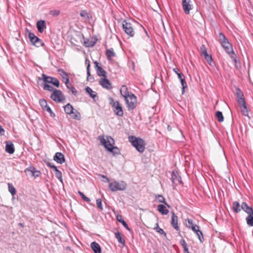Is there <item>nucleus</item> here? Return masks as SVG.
I'll use <instances>...</instances> for the list:
<instances>
[{
	"label": "nucleus",
	"mask_w": 253,
	"mask_h": 253,
	"mask_svg": "<svg viewBox=\"0 0 253 253\" xmlns=\"http://www.w3.org/2000/svg\"><path fill=\"white\" fill-rule=\"evenodd\" d=\"M98 139L100 141L101 144L104 146L106 150L113 153V155L120 154V149L117 147L113 146L114 140L111 136L107 137V139H106L103 135H99Z\"/></svg>",
	"instance_id": "f257e3e1"
},
{
	"label": "nucleus",
	"mask_w": 253,
	"mask_h": 253,
	"mask_svg": "<svg viewBox=\"0 0 253 253\" xmlns=\"http://www.w3.org/2000/svg\"><path fill=\"white\" fill-rule=\"evenodd\" d=\"M129 141L131 145L140 153H143L145 149L146 143L145 141L140 138L134 136H129L128 137Z\"/></svg>",
	"instance_id": "f03ea898"
},
{
	"label": "nucleus",
	"mask_w": 253,
	"mask_h": 253,
	"mask_svg": "<svg viewBox=\"0 0 253 253\" xmlns=\"http://www.w3.org/2000/svg\"><path fill=\"white\" fill-rule=\"evenodd\" d=\"M127 185L123 181H113L109 184V188L112 192L117 191H124L126 189Z\"/></svg>",
	"instance_id": "7ed1b4c3"
},
{
	"label": "nucleus",
	"mask_w": 253,
	"mask_h": 253,
	"mask_svg": "<svg viewBox=\"0 0 253 253\" xmlns=\"http://www.w3.org/2000/svg\"><path fill=\"white\" fill-rule=\"evenodd\" d=\"M122 27L124 32L129 37L134 36L135 32L132 23L125 20L123 21Z\"/></svg>",
	"instance_id": "20e7f679"
},
{
	"label": "nucleus",
	"mask_w": 253,
	"mask_h": 253,
	"mask_svg": "<svg viewBox=\"0 0 253 253\" xmlns=\"http://www.w3.org/2000/svg\"><path fill=\"white\" fill-rule=\"evenodd\" d=\"M125 101L128 111H132L136 108L137 98L132 93H130V96L125 100Z\"/></svg>",
	"instance_id": "39448f33"
},
{
	"label": "nucleus",
	"mask_w": 253,
	"mask_h": 253,
	"mask_svg": "<svg viewBox=\"0 0 253 253\" xmlns=\"http://www.w3.org/2000/svg\"><path fill=\"white\" fill-rule=\"evenodd\" d=\"M51 98L56 102H62L65 100L66 98L63 92L59 89H55L51 93Z\"/></svg>",
	"instance_id": "423d86ee"
},
{
	"label": "nucleus",
	"mask_w": 253,
	"mask_h": 253,
	"mask_svg": "<svg viewBox=\"0 0 253 253\" xmlns=\"http://www.w3.org/2000/svg\"><path fill=\"white\" fill-rule=\"evenodd\" d=\"M28 38H29L32 44L37 47L42 46L44 45V42L42 40L36 36L34 33L30 32L29 31H28Z\"/></svg>",
	"instance_id": "0eeeda50"
},
{
	"label": "nucleus",
	"mask_w": 253,
	"mask_h": 253,
	"mask_svg": "<svg viewBox=\"0 0 253 253\" xmlns=\"http://www.w3.org/2000/svg\"><path fill=\"white\" fill-rule=\"evenodd\" d=\"M191 0H182V6L184 13L186 14H189L190 11L193 8V5L191 3Z\"/></svg>",
	"instance_id": "6e6552de"
},
{
	"label": "nucleus",
	"mask_w": 253,
	"mask_h": 253,
	"mask_svg": "<svg viewBox=\"0 0 253 253\" xmlns=\"http://www.w3.org/2000/svg\"><path fill=\"white\" fill-rule=\"evenodd\" d=\"M113 110L114 113L118 116L123 117L124 115V112L123 108L120 104L119 101H116V104L113 103Z\"/></svg>",
	"instance_id": "1a4fd4ad"
},
{
	"label": "nucleus",
	"mask_w": 253,
	"mask_h": 253,
	"mask_svg": "<svg viewBox=\"0 0 253 253\" xmlns=\"http://www.w3.org/2000/svg\"><path fill=\"white\" fill-rule=\"evenodd\" d=\"M236 94L238 98V103L241 106L246 107V102L244 98L243 97L244 95L243 92L239 88H237L236 89Z\"/></svg>",
	"instance_id": "9d476101"
},
{
	"label": "nucleus",
	"mask_w": 253,
	"mask_h": 253,
	"mask_svg": "<svg viewBox=\"0 0 253 253\" xmlns=\"http://www.w3.org/2000/svg\"><path fill=\"white\" fill-rule=\"evenodd\" d=\"M99 84L103 88L110 90L113 88L111 83L109 80L106 78H101L99 81Z\"/></svg>",
	"instance_id": "9b49d317"
},
{
	"label": "nucleus",
	"mask_w": 253,
	"mask_h": 253,
	"mask_svg": "<svg viewBox=\"0 0 253 253\" xmlns=\"http://www.w3.org/2000/svg\"><path fill=\"white\" fill-rule=\"evenodd\" d=\"M94 64L97 75L99 77L106 78L107 77L106 72L101 66H99V63L95 61L94 62Z\"/></svg>",
	"instance_id": "f8f14e48"
},
{
	"label": "nucleus",
	"mask_w": 253,
	"mask_h": 253,
	"mask_svg": "<svg viewBox=\"0 0 253 253\" xmlns=\"http://www.w3.org/2000/svg\"><path fill=\"white\" fill-rule=\"evenodd\" d=\"M186 226L187 228L192 229L193 231H199V226L197 225L192 219L187 218L185 220Z\"/></svg>",
	"instance_id": "ddd939ff"
},
{
	"label": "nucleus",
	"mask_w": 253,
	"mask_h": 253,
	"mask_svg": "<svg viewBox=\"0 0 253 253\" xmlns=\"http://www.w3.org/2000/svg\"><path fill=\"white\" fill-rule=\"evenodd\" d=\"M171 180L173 184L175 185L182 183L181 177L178 175L177 172H175L174 171H173L171 173Z\"/></svg>",
	"instance_id": "4468645a"
},
{
	"label": "nucleus",
	"mask_w": 253,
	"mask_h": 253,
	"mask_svg": "<svg viewBox=\"0 0 253 253\" xmlns=\"http://www.w3.org/2000/svg\"><path fill=\"white\" fill-rule=\"evenodd\" d=\"M24 172L27 174L28 172H29L31 173L32 175L35 177H37L40 176L41 172L39 170L36 169L34 167H30L29 168H26Z\"/></svg>",
	"instance_id": "2eb2a0df"
},
{
	"label": "nucleus",
	"mask_w": 253,
	"mask_h": 253,
	"mask_svg": "<svg viewBox=\"0 0 253 253\" xmlns=\"http://www.w3.org/2000/svg\"><path fill=\"white\" fill-rule=\"evenodd\" d=\"M171 224L176 230H179V227L178 225V217L173 211L171 213Z\"/></svg>",
	"instance_id": "dca6fc26"
},
{
	"label": "nucleus",
	"mask_w": 253,
	"mask_h": 253,
	"mask_svg": "<svg viewBox=\"0 0 253 253\" xmlns=\"http://www.w3.org/2000/svg\"><path fill=\"white\" fill-rule=\"evenodd\" d=\"M222 46L226 52L230 55L231 53H233L234 50L232 48V44L229 42V41H227L226 42L221 44Z\"/></svg>",
	"instance_id": "f3484780"
},
{
	"label": "nucleus",
	"mask_w": 253,
	"mask_h": 253,
	"mask_svg": "<svg viewBox=\"0 0 253 253\" xmlns=\"http://www.w3.org/2000/svg\"><path fill=\"white\" fill-rule=\"evenodd\" d=\"M53 160L57 163L62 164L65 162L64 156L61 152H57L53 157Z\"/></svg>",
	"instance_id": "a211bd4d"
},
{
	"label": "nucleus",
	"mask_w": 253,
	"mask_h": 253,
	"mask_svg": "<svg viewBox=\"0 0 253 253\" xmlns=\"http://www.w3.org/2000/svg\"><path fill=\"white\" fill-rule=\"evenodd\" d=\"M15 151L14 145L11 141H7L5 142V151L10 154H12Z\"/></svg>",
	"instance_id": "6ab92c4d"
},
{
	"label": "nucleus",
	"mask_w": 253,
	"mask_h": 253,
	"mask_svg": "<svg viewBox=\"0 0 253 253\" xmlns=\"http://www.w3.org/2000/svg\"><path fill=\"white\" fill-rule=\"evenodd\" d=\"M120 93L121 95L124 97L125 100H126L127 98L130 96V93L131 92L128 91L127 87L126 85H123L121 88Z\"/></svg>",
	"instance_id": "aec40b11"
},
{
	"label": "nucleus",
	"mask_w": 253,
	"mask_h": 253,
	"mask_svg": "<svg viewBox=\"0 0 253 253\" xmlns=\"http://www.w3.org/2000/svg\"><path fill=\"white\" fill-rule=\"evenodd\" d=\"M85 91L89 95V96L91 97L94 101L98 100V97L97 96V93L92 90V89L89 87L87 86L85 88Z\"/></svg>",
	"instance_id": "412c9836"
},
{
	"label": "nucleus",
	"mask_w": 253,
	"mask_h": 253,
	"mask_svg": "<svg viewBox=\"0 0 253 253\" xmlns=\"http://www.w3.org/2000/svg\"><path fill=\"white\" fill-rule=\"evenodd\" d=\"M241 208L248 214L253 212V208L249 206L246 203L242 202L241 205Z\"/></svg>",
	"instance_id": "4be33fe9"
},
{
	"label": "nucleus",
	"mask_w": 253,
	"mask_h": 253,
	"mask_svg": "<svg viewBox=\"0 0 253 253\" xmlns=\"http://www.w3.org/2000/svg\"><path fill=\"white\" fill-rule=\"evenodd\" d=\"M37 28L38 31L42 33L44 31V29L46 28L45 22L44 20H41L37 22Z\"/></svg>",
	"instance_id": "5701e85b"
},
{
	"label": "nucleus",
	"mask_w": 253,
	"mask_h": 253,
	"mask_svg": "<svg viewBox=\"0 0 253 253\" xmlns=\"http://www.w3.org/2000/svg\"><path fill=\"white\" fill-rule=\"evenodd\" d=\"M203 47L204 48V49L203 50H202V54H203L204 56L205 59L207 61L209 64L211 65V62L212 61L211 55H209L204 45H203ZM201 50H202V48H201Z\"/></svg>",
	"instance_id": "b1692460"
},
{
	"label": "nucleus",
	"mask_w": 253,
	"mask_h": 253,
	"mask_svg": "<svg viewBox=\"0 0 253 253\" xmlns=\"http://www.w3.org/2000/svg\"><path fill=\"white\" fill-rule=\"evenodd\" d=\"M90 247L94 253H101V249L100 245L96 242H93L90 244Z\"/></svg>",
	"instance_id": "393cba45"
},
{
	"label": "nucleus",
	"mask_w": 253,
	"mask_h": 253,
	"mask_svg": "<svg viewBox=\"0 0 253 253\" xmlns=\"http://www.w3.org/2000/svg\"><path fill=\"white\" fill-rule=\"evenodd\" d=\"M53 77L50 76H47L44 74H42V78H38V81L40 80H42L43 83L42 84H51L52 81Z\"/></svg>",
	"instance_id": "a878e982"
},
{
	"label": "nucleus",
	"mask_w": 253,
	"mask_h": 253,
	"mask_svg": "<svg viewBox=\"0 0 253 253\" xmlns=\"http://www.w3.org/2000/svg\"><path fill=\"white\" fill-rule=\"evenodd\" d=\"M58 72L59 73V74L62 77L63 79L65 80V84H67V83L69 82L68 74L62 69H58Z\"/></svg>",
	"instance_id": "bb28decb"
},
{
	"label": "nucleus",
	"mask_w": 253,
	"mask_h": 253,
	"mask_svg": "<svg viewBox=\"0 0 253 253\" xmlns=\"http://www.w3.org/2000/svg\"><path fill=\"white\" fill-rule=\"evenodd\" d=\"M232 210L235 213H239L241 211V205L238 201L233 202Z\"/></svg>",
	"instance_id": "cd10ccee"
},
{
	"label": "nucleus",
	"mask_w": 253,
	"mask_h": 253,
	"mask_svg": "<svg viewBox=\"0 0 253 253\" xmlns=\"http://www.w3.org/2000/svg\"><path fill=\"white\" fill-rule=\"evenodd\" d=\"M74 109L72 105L68 103L64 106V111L68 115H71L74 113Z\"/></svg>",
	"instance_id": "c85d7f7f"
},
{
	"label": "nucleus",
	"mask_w": 253,
	"mask_h": 253,
	"mask_svg": "<svg viewBox=\"0 0 253 253\" xmlns=\"http://www.w3.org/2000/svg\"><path fill=\"white\" fill-rule=\"evenodd\" d=\"M158 211L163 215L167 214L169 211L166 206L162 204L158 206Z\"/></svg>",
	"instance_id": "c756f323"
},
{
	"label": "nucleus",
	"mask_w": 253,
	"mask_h": 253,
	"mask_svg": "<svg viewBox=\"0 0 253 253\" xmlns=\"http://www.w3.org/2000/svg\"><path fill=\"white\" fill-rule=\"evenodd\" d=\"M117 220L122 223L123 226L128 231H130V228L128 227L126 222L123 219V216L121 214H118L116 216Z\"/></svg>",
	"instance_id": "7c9ffc66"
},
{
	"label": "nucleus",
	"mask_w": 253,
	"mask_h": 253,
	"mask_svg": "<svg viewBox=\"0 0 253 253\" xmlns=\"http://www.w3.org/2000/svg\"><path fill=\"white\" fill-rule=\"evenodd\" d=\"M246 220L249 226H253V212L248 214Z\"/></svg>",
	"instance_id": "2f4dec72"
},
{
	"label": "nucleus",
	"mask_w": 253,
	"mask_h": 253,
	"mask_svg": "<svg viewBox=\"0 0 253 253\" xmlns=\"http://www.w3.org/2000/svg\"><path fill=\"white\" fill-rule=\"evenodd\" d=\"M155 198L158 200L159 202L164 203L166 206L168 208H170V206L168 204V203L166 202L165 198L161 195H156L155 196Z\"/></svg>",
	"instance_id": "473e14b6"
},
{
	"label": "nucleus",
	"mask_w": 253,
	"mask_h": 253,
	"mask_svg": "<svg viewBox=\"0 0 253 253\" xmlns=\"http://www.w3.org/2000/svg\"><path fill=\"white\" fill-rule=\"evenodd\" d=\"M115 235L118 242L122 244L123 246H124L125 245V240L122 238L121 233L119 232H117L115 233Z\"/></svg>",
	"instance_id": "72a5a7b5"
},
{
	"label": "nucleus",
	"mask_w": 253,
	"mask_h": 253,
	"mask_svg": "<svg viewBox=\"0 0 253 253\" xmlns=\"http://www.w3.org/2000/svg\"><path fill=\"white\" fill-rule=\"evenodd\" d=\"M106 55L107 59L109 60L111 57H115L116 53L114 52L113 49L111 48L106 50Z\"/></svg>",
	"instance_id": "f704fd0d"
},
{
	"label": "nucleus",
	"mask_w": 253,
	"mask_h": 253,
	"mask_svg": "<svg viewBox=\"0 0 253 253\" xmlns=\"http://www.w3.org/2000/svg\"><path fill=\"white\" fill-rule=\"evenodd\" d=\"M41 86L43 87L44 90L52 91V92H53V90L55 89L52 86L47 84H42Z\"/></svg>",
	"instance_id": "c9c22d12"
},
{
	"label": "nucleus",
	"mask_w": 253,
	"mask_h": 253,
	"mask_svg": "<svg viewBox=\"0 0 253 253\" xmlns=\"http://www.w3.org/2000/svg\"><path fill=\"white\" fill-rule=\"evenodd\" d=\"M195 232L198 237V239L201 243H203L204 241V238L202 231L199 228V231H193Z\"/></svg>",
	"instance_id": "e433bc0d"
},
{
	"label": "nucleus",
	"mask_w": 253,
	"mask_h": 253,
	"mask_svg": "<svg viewBox=\"0 0 253 253\" xmlns=\"http://www.w3.org/2000/svg\"><path fill=\"white\" fill-rule=\"evenodd\" d=\"M96 43V41H90L89 40L86 39L84 42V44L85 47H92Z\"/></svg>",
	"instance_id": "4c0bfd02"
},
{
	"label": "nucleus",
	"mask_w": 253,
	"mask_h": 253,
	"mask_svg": "<svg viewBox=\"0 0 253 253\" xmlns=\"http://www.w3.org/2000/svg\"><path fill=\"white\" fill-rule=\"evenodd\" d=\"M66 87L72 92V93L75 95L77 96L78 94V91L76 89V88L73 87L72 85H71L69 82L65 84Z\"/></svg>",
	"instance_id": "58836bf2"
},
{
	"label": "nucleus",
	"mask_w": 253,
	"mask_h": 253,
	"mask_svg": "<svg viewBox=\"0 0 253 253\" xmlns=\"http://www.w3.org/2000/svg\"><path fill=\"white\" fill-rule=\"evenodd\" d=\"M71 117L74 119L80 120L81 119V115L80 113L76 109H74V113L70 115Z\"/></svg>",
	"instance_id": "ea45409f"
},
{
	"label": "nucleus",
	"mask_w": 253,
	"mask_h": 253,
	"mask_svg": "<svg viewBox=\"0 0 253 253\" xmlns=\"http://www.w3.org/2000/svg\"><path fill=\"white\" fill-rule=\"evenodd\" d=\"M156 231L158 233H159V234H160L161 235H164L165 237L167 236V234L164 231V230L162 228H161L159 226V224L158 223H157L156 224V226L154 228Z\"/></svg>",
	"instance_id": "a19ab883"
},
{
	"label": "nucleus",
	"mask_w": 253,
	"mask_h": 253,
	"mask_svg": "<svg viewBox=\"0 0 253 253\" xmlns=\"http://www.w3.org/2000/svg\"><path fill=\"white\" fill-rule=\"evenodd\" d=\"M180 244L182 246L185 253H189V252L188 251V248L187 247V245L186 243L185 242V241L184 239H181L180 241Z\"/></svg>",
	"instance_id": "79ce46f5"
},
{
	"label": "nucleus",
	"mask_w": 253,
	"mask_h": 253,
	"mask_svg": "<svg viewBox=\"0 0 253 253\" xmlns=\"http://www.w3.org/2000/svg\"><path fill=\"white\" fill-rule=\"evenodd\" d=\"M215 116L217 119V120L219 122H222L224 120V117H223V116L222 115V113L220 111H217L215 113Z\"/></svg>",
	"instance_id": "37998d69"
},
{
	"label": "nucleus",
	"mask_w": 253,
	"mask_h": 253,
	"mask_svg": "<svg viewBox=\"0 0 253 253\" xmlns=\"http://www.w3.org/2000/svg\"><path fill=\"white\" fill-rule=\"evenodd\" d=\"M218 38H219V40L221 44L224 43V42H226L228 40L226 38L225 35L221 32L219 33Z\"/></svg>",
	"instance_id": "c03bdc74"
},
{
	"label": "nucleus",
	"mask_w": 253,
	"mask_h": 253,
	"mask_svg": "<svg viewBox=\"0 0 253 253\" xmlns=\"http://www.w3.org/2000/svg\"><path fill=\"white\" fill-rule=\"evenodd\" d=\"M87 70V80L88 81H91V80H93L94 78L92 76H91L90 72V62H88V66H87L86 68Z\"/></svg>",
	"instance_id": "a18cd8bd"
},
{
	"label": "nucleus",
	"mask_w": 253,
	"mask_h": 253,
	"mask_svg": "<svg viewBox=\"0 0 253 253\" xmlns=\"http://www.w3.org/2000/svg\"><path fill=\"white\" fill-rule=\"evenodd\" d=\"M56 177L60 180V181L62 183H63V179H62V175L61 172L58 169H56L55 171Z\"/></svg>",
	"instance_id": "49530a36"
},
{
	"label": "nucleus",
	"mask_w": 253,
	"mask_h": 253,
	"mask_svg": "<svg viewBox=\"0 0 253 253\" xmlns=\"http://www.w3.org/2000/svg\"><path fill=\"white\" fill-rule=\"evenodd\" d=\"M8 190L10 193L13 196L16 194V190L12 184L8 183Z\"/></svg>",
	"instance_id": "de8ad7c7"
},
{
	"label": "nucleus",
	"mask_w": 253,
	"mask_h": 253,
	"mask_svg": "<svg viewBox=\"0 0 253 253\" xmlns=\"http://www.w3.org/2000/svg\"><path fill=\"white\" fill-rule=\"evenodd\" d=\"M180 83L182 85V94H183L185 91V89L187 87V85L185 79L181 80Z\"/></svg>",
	"instance_id": "09e8293b"
},
{
	"label": "nucleus",
	"mask_w": 253,
	"mask_h": 253,
	"mask_svg": "<svg viewBox=\"0 0 253 253\" xmlns=\"http://www.w3.org/2000/svg\"><path fill=\"white\" fill-rule=\"evenodd\" d=\"M39 103L43 109H45L48 106L46 101L44 99H40Z\"/></svg>",
	"instance_id": "8fccbe9b"
},
{
	"label": "nucleus",
	"mask_w": 253,
	"mask_h": 253,
	"mask_svg": "<svg viewBox=\"0 0 253 253\" xmlns=\"http://www.w3.org/2000/svg\"><path fill=\"white\" fill-rule=\"evenodd\" d=\"M78 193L84 201H85L87 203H89L90 201V199L89 198L87 197L86 196H85L83 192L79 191Z\"/></svg>",
	"instance_id": "3c124183"
},
{
	"label": "nucleus",
	"mask_w": 253,
	"mask_h": 253,
	"mask_svg": "<svg viewBox=\"0 0 253 253\" xmlns=\"http://www.w3.org/2000/svg\"><path fill=\"white\" fill-rule=\"evenodd\" d=\"M60 12L59 10H52L49 11V14L53 16H57L60 14Z\"/></svg>",
	"instance_id": "603ef678"
},
{
	"label": "nucleus",
	"mask_w": 253,
	"mask_h": 253,
	"mask_svg": "<svg viewBox=\"0 0 253 253\" xmlns=\"http://www.w3.org/2000/svg\"><path fill=\"white\" fill-rule=\"evenodd\" d=\"M52 81L51 84L55 85V86L58 87L59 86V82L58 79L56 78L53 77Z\"/></svg>",
	"instance_id": "864d4df0"
},
{
	"label": "nucleus",
	"mask_w": 253,
	"mask_h": 253,
	"mask_svg": "<svg viewBox=\"0 0 253 253\" xmlns=\"http://www.w3.org/2000/svg\"><path fill=\"white\" fill-rule=\"evenodd\" d=\"M96 205H97L98 208L100 210H101V211L103 210V207L102 205V201H101V199H97L96 200Z\"/></svg>",
	"instance_id": "5fc2aeb1"
},
{
	"label": "nucleus",
	"mask_w": 253,
	"mask_h": 253,
	"mask_svg": "<svg viewBox=\"0 0 253 253\" xmlns=\"http://www.w3.org/2000/svg\"><path fill=\"white\" fill-rule=\"evenodd\" d=\"M80 15L82 17L89 18V14L86 10H82L80 13Z\"/></svg>",
	"instance_id": "6e6d98bb"
},
{
	"label": "nucleus",
	"mask_w": 253,
	"mask_h": 253,
	"mask_svg": "<svg viewBox=\"0 0 253 253\" xmlns=\"http://www.w3.org/2000/svg\"><path fill=\"white\" fill-rule=\"evenodd\" d=\"M46 164L47 166L52 169L54 171L57 169V167L51 162H47L46 163Z\"/></svg>",
	"instance_id": "4d7b16f0"
},
{
	"label": "nucleus",
	"mask_w": 253,
	"mask_h": 253,
	"mask_svg": "<svg viewBox=\"0 0 253 253\" xmlns=\"http://www.w3.org/2000/svg\"><path fill=\"white\" fill-rule=\"evenodd\" d=\"M230 56V57L231 58V59L232 60V61L234 62V63H236L237 60V59H236V54H235L234 52H233V53H231L230 55H229Z\"/></svg>",
	"instance_id": "13d9d810"
},
{
	"label": "nucleus",
	"mask_w": 253,
	"mask_h": 253,
	"mask_svg": "<svg viewBox=\"0 0 253 253\" xmlns=\"http://www.w3.org/2000/svg\"><path fill=\"white\" fill-rule=\"evenodd\" d=\"M244 109L242 111V114L244 116H248V111L247 108V106L246 105V107H243Z\"/></svg>",
	"instance_id": "bf43d9fd"
},
{
	"label": "nucleus",
	"mask_w": 253,
	"mask_h": 253,
	"mask_svg": "<svg viewBox=\"0 0 253 253\" xmlns=\"http://www.w3.org/2000/svg\"><path fill=\"white\" fill-rule=\"evenodd\" d=\"M177 76L178 79L181 81V80H183V79H185V76L183 74L180 73H177Z\"/></svg>",
	"instance_id": "052dcab7"
},
{
	"label": "nucleus",
	"mask_w": 253,
	"mask_h": 253,
	"mask_svg": "<svg viewBox=\"0 0 253 253\" xmlns=\"http://www.w3.org/2000/svg\"><path fill=\"white\" fill-rule=\"evenodd\" d=\"M113 103L116 104V101H114V99L112 97L109 98V104L113 107Z\"/></svg>",
	"instance_id": "680f3d73"
},
{
	"label": "nucleus",
	"mask_w": 253,
	"mask_h": 253,
	"mask_svg": "<svg viewBox=\"0 0 253 253\" xmlns=\"http://www.w3.org/2000/svg\"><path fill=\"white\" fill-rule=\"evenodd\" d=\"M44 110L48 112L49 113H52V110L50 108V107L48 106H47L45 109H44Z\"/></svg>",
	"instance_id": "e2e57ef3"
},
{
	"label": "nucleus",
	"mask_w": 253,
	"mask_h": 253,
	"mask_svg": "<svg viewBox=\"0 0 253 253\" xmlns=\"http://www.w3.org/2000/svg\"><path fill=\"white\" fill-rule=\"evenodd\" d=\"M101 177L105 180H103V181L106 182H108L109 181V179L106 176L102 175H101Z\"/></svg>",
	"instance_id": "0e129e2a"
},
{
	"label": "nucleus",
	"mask_w": 253,
	"mask_h": 253,
	"mask_svg": "<svg viewBox=\"0 0 253 253\" xmlns=\"http://www.w3.org/2000/svg\"><path fill=\"white\" fill-rule=\"evenodd\" d=\"M4 129L2 128V126L0 125V134L1 135H3V134H4Z\"/></svg>",
	"instance_id": "69168bd1"
},
{
	"label": "nucleus",
	"mask_w": 253,
	"mask_h": 253,
	"mask_svg": "<svg viewBox=\"0 0 253 253\" xmlns=\"http://www.w3.org/2000/svg\"><path fill=\"white\" fill-rule=\"evenodd\" d=\"M173 71L177 75V73H180L179 72V70L177 68H173Z\"/></svg>",
	"instance_id": "338daca9"
},
{
	"label": "nucleus",
	"mask_w": 253,
	"mask_h": 253,
	"mask_svg": "<svg viewBox=\"0 0 253 253\" xmlns=\"http://www.w3.org/2000/svg\"><path fill=\"white\" fill-rule=\"evenodd\" d=\"M49 114H50V116H51V117H54V116H55V114H54V113L52 111V113H49Z\"/></svg>",
	"instance_id": "774afa93"
}]
</instances>
